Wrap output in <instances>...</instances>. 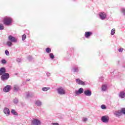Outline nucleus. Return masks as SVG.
Returning a JSON list of instances; mask_svg holds the SVG:
<instances>
[{
    "mask_svg": "<svg viewBox=\"0 0 125 125\" xmlns=\"http://www.w3.org/2000/svg\"><path fill=\"white\" fill-rule=\"evenodd\" d=\"M8 41L6 42V45L9 46V47H11L13 44L12 42L16 43L18 42L17 38L13 37L12 35H9L8 37Z\"/></svg>",
    "mask_w": 125,
    "mask_h": 125,
    "instance_id": "nucleus-1",
    "label": "nucleus"
},
{
    "mask_svg": "<svg viewBox=\"0 0 125 125\" xmlns=\"http://www.w3.org/2000/svg\"><path fill=\"white\" fill-rule=\"evenodd\" d=\"M57 91L60 95H65L66 94V91L63 87H60L57 88Z\"/></svg>",
    "mask_w": 125,
    "mask_h": 125,
    "instance_id": "nucleus-2",
    "label": "nucleus"
},
{
    "mask_svg": "<svg viewBox=\"0 0 125 125\" xmlns=\"http://www.w3.org/2000/svg\"><path fill=\"white\" fill-rule=\"evenodd\" d=\"M11 22H12V18L6 17L4 19L3 23L4 25H6L7 26L10 25V24H11Z\"/></svg>",
    "mask_w": 125,
    "mask_h": 125,
    "instance_id": "nucleus-3",
    "label": "nucleus"
},
{
    "mask_svg": "<svg viewBox=\"0 0 125 125\" xmlns=\"http://www.w3.org/2000/svg\"><path fill=\"white\" fill-rule=\"evenodd\" d=\"M0 78L1 81H7V80L9 79V74L7 73H5L1 76Z\"/></svg>",
    "mask_w": 125,
    "mask_h": 125,
    "instance_id": "nucleus-4",
    "label": "nucleus"
},
{
    "mask_svg": "<svg viewBox=\"0 0 125 125\" xmlns=\"http://www.w3.org/2000/svg\"><path fill=\"white\" fill-rule=\"evenodd\" d=\"M124 114L125 115V108H123L121 111H115L114 112V115L116 117H120V116H122V113Z\"/></svg>",
    "mask_w": 125,
    "mask_h": 125,
    "instance_id": "nucleus-5",
    "label": "nucleus"
},
{
    "mask_svg": "<svg viewBox=\"0 0 125 125\" xmlns=\"http://www.w3.org/2000/svg\"><path fill=\"white\" fill-rule=\"evenodd\" d=\"M32 125H41L42 122L38 119H34L31 122Z\"/></svg>",
    "mask_w": 125,
    "mask_h": 125,
    "instance_id": "nucleus-6",
    "label": "nucleus"
},
{
    "mask_svg": "<svg viewBox=\"0 0 125 125\" xmlns=\"http://www.w3.org/2000/svg\"><path fill=\"white\" fill-rule=\"evenodd\" d=\"M75 82L76 83H77V84H79V85H85V84H86L85 82H83L79 78L76 79Z\"/></svg>",
    "mask_w": 125,
    "mask_h": 125,
    "instance_id": "nucleus-7",
    "label": "nucleus"
},
{
    "mask_svg": "<svg viewBox=\"0 0 125 125\" xmlns=\"http://www.w3.org/2000/svg\"><path fill=\"white\" fill-rule=\"evenodd\" d=\"M84 91H83V88H79L78 90H76L75 91V94L76 96H78V95H80V94H82V93H83Z\"/></svg>",
    "mask_w": 125,
    "mask_h": 125,
    "instance_id": "nucleus-8",
    "label": "nucleus"
},
{
    "mask_svg": "<svg viewBox=\"0 0 125 125\" xmlns=\"http://www.w3.org/2000/svg\"><path fill=\"white\" fill-rule=\"evenodd\" d=\"M99 16L101 20H105L106 17H107V15L104 12H102L99 13Z\"/></svg>",
    "mask_w": 125,
    "mask_h": 125,
    "instance_id": "nucleus-9",
    "label": "nucleus"
},
{
    "mask_svg": "<svg viewBox=\"0 0 125 125\" xmlns=\"http://www.w3.org/2000/svg\"><path fill=\"white\" fill-rule=\"evenodd\" d=\"M101 121L103 122V123H108L109 117H108V116H103L102 117Z\"/></svg>",
    "mask_w": 125,
    "mask_h": 125,
    "instance_id": "nucleus-10",
    "label": "nucleus"
},
{
    "mask_svg": "<svg viewBox=\"0 0 125 125\" xmlns=\"http://www.w3.org/2000/svg\"><path fill=\"white\" fill-rule=\"evenodd\" d=\"M84 94L85 96H91L92 95V93L91 92V90L89 89H86L84 91Z\"/></svg>",
    "mask_w": 125,
    "mask_h": 125,
    "instance_id": "nucleus-11",
    "label": "nucleus"
},
{
    "mask_svg": "<svg viewBox=\"0 0 125 125\" xmlns=\"http://www.w3.org/2000/svg\"><path fill=\"white\" fill-rule=\"evenodd\" d=\"M3 112L6 116H8L9 115H10V111L9 110V109L7 107L4 108V109L3 110Z\"/></svg>",
    "mask_w": 125,
    "mask_h": 125,
    "instance_id": "nucleus-12",
    "label": "nucleus"
},
{
    "mask_svg": "<svg viewBox=\"0 0 125 125\" xmlns=\"http://www.w3.org/2000/svg\"><path fill=\"white\" fill-rule=\"evenodd\" d=\"M13 88L14 92H18L20 90V87L18 84H14L13 86Z\"/></svg>",
    "mask_w": 125,
    "mask_h": 125,
    "instance_id": "nucleus-13",
    "label": "nucleus"
},
{
    "mask_svg": "<svg viewBox=\"0 0 125 125\" xmlns=\"http://www.w3.org/2000/svg\"><path fill=\"white\" fill-rule=\"evenodd\" d=\"M79 71L80 70L78 66H73L71 69V71L73 72V73H79Z\"/></svg>",
    "mask_w": 125,
    "mask_h": 125,
    "instance_id": "nucleus-14",
    "label": "nucleus"
},
{
    "mask_svg": "<svg viewBox=\"0 0 125 125\" xmlns=\"http://www.w3.org/2000/svg\"><path fill=\"white\" fill-rule=\"evenodd\" d=\"M6 72V70L5 69V67L0 68V76H1L2 75H3V74H5Z\"/></svg>",
    "mask_w": 125,
    "mask_h": 125,
    "instance_id": "nucleus-15",
    "label": "nucleus"
},
{
    "mask_svg": "<svg viewBox=\"0 0 125 125\" xmlns=\"http://www.w3.org/2000/svg\"><path fill=\"white\" fill-rule=\"evenodd\" d=\"M91 35H92V32L90 31H87L85 32L84 36L87 39H88V38H89V37H90Z\"/></svg>",
    "mask_w": 125,
    "mask_h": 125,
    "instance_id": "nucleus-16",
    "label": "nucleus"
},
{
    "mask_svg": "<svg viewBox=\"0 0 125 125\" xmlns=\"http://www.w3.org/2000/svg\"><path fill=\"white\" fill-rule=\"evenodd\" d=\"M11 87V86H10L9 85H7L4 88L3 91H4V92H8V91H9V90H10Z\"/></svg>",
    "mask_w": 125,
    "mask_h": 125,
    "instance_id": "nucleus-17",
    "label": "nucleus"
},
{
    "mask_svg": "<svg viewBox=\"0 0 125 125\" xmlns=\"http://www.w3.org/2000/svg\"><path fill=\"white\" fill-rule=\"evenodd\" d=\"M119 97L120 98H125V92L124 91H122L120 92L119 95Z\"/></svg>",
    "mask_w": 125,
    "mask_h": 125,
    "instance_id": "nucleus-18",
    "label": "nucleus"
},
{
    "mask_svg": "<svg viewBox=\"0 0 125 125\" xmlns=\"http://www.w3.org/2000/svg\"><path fill=\"white\" fill-rule=\"evenodd\" d=\"M35 105L38 107H41L42 105V103L40 100H37L35 101Z\"/></svg>",
    "mask_w": 125,
    "mask_h": 125,
    "instance_id": "nucleus-19",
    "label": "nucleus"
},
{
    "mask_svg": "<svg viewBox=\"0 0 125 125\" xmlns=\"http://www.w3.org/2000/svg\"><path fill=\"white\" fill-rule=\"evenodd\" d=\"M102 91H106L107 90V85L106 84H104L102 86Z\"/></svg>",
    "mask_w": 125,
    "mask_h": 125,
    "instance_id": "nucleus-20",
    "label": "nucleus"
},
{
    "mask_svg": "<svg viewBox=\"0 0 125 125\" xmlns=\"http://www.w3.org/2000/svg\"><path fill=\"white\" fill-rule=\"evenodd\" d=\"M50 89V87H43L42 88V91H47V90H49Z\"/></svg>",
    "mask_w": 125,
    "mask_h": 125,
    "instance_id": "nucleus-21",
    "label": "nucleus"
},
{
    "mask_svg": "<svg viewBox=\"0 0 125 125\" xmlns=\"http://www.w3.org/2000/svg\"><path fill=\"white\" fill-rule=\"evenodd\" d=\"M45 50L47 53H50V52H51V49H50L49 47L46 48Z\"/></svg>",
    "mask_w": 125,
    "mask_h": 125,
    "instance_id": "nucleus-22",
    "label": "nucleus"
},
{
    "mask_svg": "<svg viewBox=\"0 0 125 125\" xmlns=\"http://www.w3.org/2000/svg\"><path fill=\"white\" fill-rule=\"evenodd\" d=\"M116 31L115 28H113L111 30V35L112 36H114V35H115V32Z\"/></svg>",
    "mask_w": 125,
    "mask_h": 125,
    "instance_id": "nucleus-23",
    "label": "nucleus"
},
{
    "mask_svg": "<svg viewBox=\"0 0 125 125\" xmlns=\"http://www.w3.org/2000/svg\"><path fill=\"white\" fill-rule=\"evenodd\" d=\"M121 11L122 13H123V15H125V8H122Z\"/></svg>",
    "mask_w": 125,
    "mask_h": 125,
    "instance_id": "nucleus-24",
    "label": "nucleus"
},
{
    "mask_svg": "<svg viewBox=\"0 0 125 125\" xmlns=\"http://www.w3.org/2000/svg\"><path fill=\"white\" fill-rule=\"evenodd\" d=\"M13 102L14 104H17V103H18V99L17 98H15L13 100Z\"/></svg>",
    "mask_w": 125,
    "mask_h": 125,
    "instance_id": "nucleus-25",
    "label": "nucleus"
},
{
    "mask_svg": "<svg viewBox=\"0 0 125 125\" xmlns=\"http://www.w3.org/2000/svg\"><path fill=\"white\" fill-rule=\"evenodd\" d=\"M49 57L51 59H54V55L53 53H50Z\"/></svg>",
    "mask_w": 125,
    "mask_h": 125,
    "instance_id": "nucleus-26",
    "label": "nucleus"
},
{
    "mask_svg": "<svg viewBox=\"0 0 125 125\" xmlns=\"http://www.w3.org/2000/svg\"><path fill=\"white\" fill-rule=\"evenodd\" d=\"M11 113L13 114V115H17V113H16V111L14 109H12Z\"/></svg>",
    "mask_w": 125,
    "mask_h": 125,
    "instance_id": "nucleus-27",
    "label": "nucleus"
},
{
    "mask_svg": "<svg viewBox=\"0 0 125 125\" xmlns=\"http://www.w3.org/2000/svg\"><path fill=\"white\" fill-rule=\"evenodd\" d=\"M26 38H27V36H26V35L23 34L22 36V41H25V40H26Z\"/></svg>",
    "mask_w": 125,
    "mask_h": 125,
    "instance_id": "nucleus-28",
    "label": "nucleus"
},
{
    "mask_svg": "<svg viewBox=\"0 0 125 125\" xmlns=\"http://www.w3.org/2000/svg\"><path fill=\"white\" fill-rule=\"evenodd\" d=\"M4 29V26H3V24H0V30H3Z\"/></svg>",
    "mask_w": 125,
    "mask_h": 125,
    "instance_id": "nucleus-29",
    "label": "nucleus"
},
{
    "mask_svg": "<svg viewBox=\"0 0 125 125\" xmlns=\"http://www.w3.org/2000/svg\"><path fill=\"white\" fill-rule=\"evenodd\" d=\"M87 118L83 117L82 118V122L85 123V122H87Z\"/></svg>",
    "mask_w": 125,
    "mask_h": 125,
    "instance_id": "nucleus-30",
    "label": "nucleus"
},
{
    "mask_svg": "<svg viewBox=\"0 0 125 125\" xmlns=\"http://www.w3.org/2000/svg\"><path fill=\"white\" fill-rule=\"evenodd\" d=\"M1 64H6V61L5 59H2L1 61Z\"/></svg>",
    "mask_w": 125,
    "mask_h": 125,
    "instance_id": "nucleus-31",
    "label": "nucleus"
},
{
    "mask_svg": "<svg viewBox=\"0 0 125 125\" xmlns=\"http://www.w3.org/2000/svg\"><path fill=\"white\" fill-rule=\"evenodd\" d=\"M101 108L103 109V110H105L106 108V105L103 104L101 106Z\"/></svg>",
    "mask_w": 125,
    "mask_h": 125,
    "instance_id": "nucleus-32",
    "label": "nucleus"
},
{
    "mask_svg": "<svg viewBox=\"0 0 125 125\" xmlns=\"http://www.w3.org/2000/svg\"><path fill=\"white\" fill-rule=\"evenodd\" d=\"M5 54H6V55H7V56H9V52L8 51V50H6L5 51Z\"/></svg>",
    "mask_w": 125,
    "mask_h": 125,
    "instance_id": "nucleus-33",
    "label": "nucleus"
},
{
    "mask_svg": "<svg viewBox=\"0 0 125 125\" xmlns=\"http://www.w3.org/2000/svg\"><path fill=\"white\" fill-rule=\"evenodd\" d=\"M51 75V73L50 72H47L46 73V75L47 77H50Z\"/></svg>",
    "mask_w": 125,
    "mask_h": 125,
    "instance_id": "nucleus-34",
    "label": "nucleus"
},
{
    "mask_svg": "<svg viewBox=\"0 0 125 125\" xmlns=\"http://www.w3.org/2000/svg\"><path fill=\"white\" fill-rule=\"evenodd\" d=\"M17 62H18L19 63L21 62V58L17 59Z\"/></svg>",
    "mask_w": 125,
    "mask_h": 125,
    "instance_id": "nucleus-35",
    "label": "nucleus"
},
{
    "mask_svg": "<svg viewBox=\"0 0 125 125\" xmlns=\"http://www.w3.org/2000/svg\"><path fill=\"white\" fill-rule=\"evenodd\" d=\"M118 50H119V52H122L124 50V49L122 48H120V49H119Z\"/></svg>",
    "mask_w": 125,
    "mask_h": 125,
    "instance_id": "nucleus-36",
    "label": "nucleus"
},
{
    "mask_svg": "<svg viewBox=\"0 0 125 125\" xmlns=\"http://www.w3.org/2000/svg\"><path fill=\"white\" fill-rule=\"evenodd\" d=\"M28 59H29V60H32V56H29L28 57Z\"/></svg>",
    "mask_w": 125,
    "mask_h": 125,
    "instance_id": "nucleus-37",
    "label": "nucleus"
},
{
    "mask_svg": "<svg viewBox=\"0 0 125 125\" xmlns=\"http://www.w3.org/2000/svg\"><path fill=\"white\" fill-rule=\"evenodd\" d=\"M53 125H59V124H58V123H53Z\"/></svg>",
    "mask_w": 125,
    "mask_h": 125,
    "instance_id": "nucleus-38",
    "label": "nucleus"
},
{
    "mask_svg": "<svg viewBox=\"0 0 125 125\" xmlns=\"http://www.w3.org/2000/svg\"><path fill=\"white\" fill-rule=\"evenodd\" d=\"M29 81H30V79H27V80H26V81H27V82H29Z\"/></svg>",
    "mask_w": 125,
    "mask_h": 125,
    "instance_id": "nucleus-39",
    "label": "nucleus"
}]
</instances>
